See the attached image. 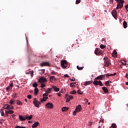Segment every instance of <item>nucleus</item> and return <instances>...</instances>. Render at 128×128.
<instances>
[{"mask_svg": "<svg viewBox=\"0 0 128 128\" xmlns=\"http://www.w3.org/2000/svg\"><path fill=\"white\" fill-rule=\"evenodd\" d=\"M60 64L62 68H68V61L66 60H61Z\"/></svg>", "mask_w": 128, "mask_h": 128, "instance_id": "1", "label": "nucleus"}, {"mask_svg": "<svg viewBox=\"0 0 128 128\" xmlns=\"http://www.w3.org/2000/svg\"><path fill=\"white\" fill-rule=\"evenodd\" d=\"M104 66L108 67V66H110V60L106 57H104Z\"/></svg>", "mask_w": 128, "mask_h": 128, "instance_id": "2", "label": "nucleus"}, {"mask_svg": "<svg viewBox=\"0 0 128 128\" xmlns=\"http://www.w3.org/2000/svg\"><path fill=\"white\" fill-rule=\"evenodd\" d=\"M94 54L96 56H100L102 54V51L98 48H96L94 51Z\"/></svg>", "mask_w": 128, "mask_h": 128, "instance_id": "3", "label": "nucleus"}, {"mask_svg": "<svg viewBox=\"0 0 128 128\" xmlns=\"http://www.w3.org/2000/svg\"><path fill=\"white\" fill-rule=\"evenodd\" d=\"M124 1H122V2H118L116 8V10L122 8V6H124Z\"/></svg>", "mask_w": 128, "mask_h": 128, "instance_id": "4", "label": "nucleus"}, {"mask_svg": "<svg viewBox=\"0 0 128 128\" xmlns=\"http://www.w3.org/2000/svg\"><path fill=\"white\" fill-rule=\"evenodd\" d=\"M94 84H95L96 86H104V84H102V81L99 80L98 81L97 80H94L93 82Z\"/></svg>", "mask_w": 128, "mask_h": 128, "instance_id": "5", "label": "nucleus"}, {"mask_svg": "<svg viewBox=\"0 0 128 128\" xmlns=\"http://www.w3.org/2000/svg\"><path fill=\"white\" fill-rule=\"evenodd\" d=\"M33 103H34V106L36 108H40V102H39L38 101V100H36V98H34Z\"/></svg>", "mask_w": 128, "mask_h": 128, "instance_id": "6", "label": "nucleus"}, {"mask_svg": "<svg viewBox=\"0 0 128 128\" xmlns=\"http://www.w3.org/2000/svg\"><path fill=\"white\" fill-rule=\"evenodd\" d=\"M38 82H40V84H44V82H46V78L44 77H41L38 79Z\"/></svg>", "mask_w": 128, "mask_h": 128, "instance_id": "7", "label": "nucleus"}, {"mask_svg": "<svg viewBox=\"0 0 128 128\" xmlns=\"http://www.w3.org/2000/svg\"><path fill=\"white\" fill-rule=\"evenodd\" d=\"M112 16H114V18H115V20H116V18H118V12L116 10H114L112 11Z\"/></svg>", "mask_w": 128, "mask_h": 128, "instance_id": "8", "label": "nucleus"}, {"mask_svg": "<svg viewBox=\"0 0 128 128\" xmlns=\"http://www.w3.org/2000/svg\"><path fill=\"white\" fill-rule=\"evenodd\" d=\"M104 78H106V74L100 75L95 78V80H104Z\"/></svg>", "mask_w": 128, "mask_h": 128, "instance_id": "9", "label": "nucleus"}, {"mask_svg": "<svg viewBox=\"0 0 128 128\" xmlns=\"http://www.w3.org/2000/svg\"><path fill=\"white\" fill-rule=\"evenodd\" d=\"M46 108H50V109L52 110V108H54V104H52V103L48 102V103L46 104Z\"/></svg>", "mask_w": 128, "mask_h": 128, "instance_id": "10", "label": "nucleus"}, {"mask_svg": "<svg viewBox=\"0 0 128 128\" xmlns=\"http://www.w3.org/2000/svg\"><path fill=\"white\" fill-rule=\"evenodd\" d=\"M41 66H50L48 62H44L41 64Z\"/></svg>", "mask_w": 128, "mask_h": 128, "instance_id": "11", "label": "nucleus"}, {"mask_svg": "<svg viewBox=\"0 0 128 128\" xmlns=\"http://www.w3.org/2000/svg\"><path fill=\"white\" fill-rule=\"evenodd\" d=\"M12 86H14V83L11 82V84H10L9 86L6 88V90H8V92L10 88H11L12 90Z\"/></svg>", "mask_w": 128, "mask_h": 128, "instance_id": "12", "label": "nucleus"}, {"mask_svg": "<svg viewBox=\"0 0 128 128\" xmlns=\"http://www.w3.org/2000/svg\"><path fill=\"white\" fill-rule=\"evenodd\" d=\"M76 110L78 111V112H80L82 110V106L80 105H78L76 107Z\"/></svg>", "mask_w": 128, "mask_h": 128, "instance_id": "13", "label": "nucleus"}, {"mask_svg": "<svg viewBox=\"0 0 128 128\" xmlns=\"http://www.w3.org/2000/svg\"><path fill=\"white\" fill-rule=\"evenodd\" d=\"M40 124V122H36L35 123H34L32 126V128H36V126H38Z\"/></svg>", "mask_w": 128, "mask_h": 128, "instance_id": "14", "label": "nucleus"}, {"mask_svg": "<svg viewBox=\"0 0 128 128\" xmlns=\"http://www.w3.org/2000/svg\"><path fill=\"white\" fill-rule=\"evenodd\" d=\"M117 55H118V52H116V50H114L112 54V56H113L114 58H116Z\"/></svg>", "mask_w": 128, "mask_h": 128, "instance_id": "15", "label": "nucleus"}, {"mask_svg": "<svg viewBox=\"0 0 128 128\" xmlns=\"http://www.w3.org/2000/svg\"><path fill=\"white\" fill-rule=\"evenodd\" d=\"M102 90H103L104 92L106 94H108V88L104 86L102 88Z\"/></svg>", "mask_w": 128, "mask_h": 128, "instance_id": "16", "label": "nucleus"}, {"mask_svg": "<svg viewBox=\"0 0 128 128\" xmlns=\"http://www.w3.org/2000/svg\"><path fill=\"white\" fill-rule=\"evenodd\" d=\"M92 82V81H86L84 82V86H88V84H90Z\"/></svg>", "mask_w": 128, "mask_h": 128, "instance_id": "17", "label": "nucleus"}, {"mask_svg": "<svg viewBox=\"0 0 128 128\" xmlns=\"http://www.w3.org/2000/svg\"><path fill=\"white\" fill-rule=\"evenodd\" d=\"M48 97H43V98H40V100L41 102H46V100H48Z\"/></svg>", "mask_w": 128, "mask_h": 128, "instance_id": "18", "label": "nucleus"}, {"mask_svg": "<svg viewBox=\"0 0 128 128\" xmlns=\"http://www.w3.org/2000/svg\"><path fill=\"white\" fill-rule=\"evenodd\" d=\"M32 115L26 116V120H32Z\"/></svg>", "mask_w": 128, "mask_h": 128, "instance_id": "19", "label": "nucleus"}, {"mask_svg": "<svg viewBox=\"0 0 128 128\" xmlns=\"http://www.w3.org/2000/svg\"><path fill=\"white\" fill-rule=\"evenodd\" d=\"M19 119L20 120H26V117L20 115Z\"/></svg>", "mask_w": 128, "mask_h": 128, "instance_id": "20", "label": "nucleus"}, {"mask_svg": "<svg viewBox=\"0 0 128 128\" xmlns=\"http://www.w3.org/2000/svg\"><path fill=\"white\" fill-rule=\"evenodd\" d=\"M123 26L124 28H128V23L124 21L123 22Z\"/></svg>", "mask_w": 128, "mask_h": 128, "instance_id": "21", "label": "nucleus"}, {"mask_svg": "<svg viewBox=\"0 0 128 128\" xmlns=\"http://www.w3.org/2000/svg\"><path fill=\"white\" fill-rule=\"evenodd\" d=\"M68 108H68L63 107L62 108V112H68Z\"/></svg>", "mask_w": 128, "mask_h": 128, "instance_id": "22", "label": "nucleus"}, {"mask_svg": "<svg viewBox=\"0 0 128 128\" xmlns=\"http://www.w3.org/2000/svg\"><path fill=\"white\" fill-rule=\"evenodd\" d=\"M102 124H104V121H102V120H100L99 122V126L98 128H102Z\"/></svg>", "mask_w": 128, "mask_h": 128, "instance_id": "23", "label": "nucleus"}, {"mask_svg": "<svg viewBox=\"0 0 128 128\" xmlns=\"http://www.w3.org/2000/svg\"><path fill=\"white\" fill-rule=\"evenodd\" d=\"M34 94H35L36 96V94H38V88H35L34 89Z\"/></svg>", "mask_w": 128, "mask_h": 128, "instance_id": "24", "label": "nucleus"}, {"mask_svg": "<svg viewBox=\"0 0 128 128\" xmlns=\"http://www.w3.org/2000/svg\"><path fill=\"white\" fill-rule=\"evenodd\" d=\"M16 104H18V106H22V102L20 101L19 100H17L16 101Z\"/></svg>", "mask_w": 128, "mask_h": 128, "instance_id": "25", "label": "nucleus"}, {"mask_svg": "<svg viewBox=\"0 0 128 128\" xmlns=\"http://www.w3.org/2000/svg\"><path fill=\"white\" fill-rule=\"evenodd\" d=\"M6 114H14V111L12 110H6Z\"/></svg>", "mask_w": 128, "mask_h": 128, "instance_id": "26", "label": "nucleus"}, {"mask_svg": "<svg viewBox=\"0 0 128 128\" xmlns=\"http://www.w3.org/2000/svg\"><path fill=\"white\" fill-rule=\"evenodd\" d=\"M46 94H50L52 92V88H48V90L46 91Z\"/></svg>", "mask_w": 128, "mask_h": 128, "instance_id": "27", "label": "nucleus"}, {"mask_svg": "<svg viewBox=\"0 0 128 128\" xmlns=\"http://www.w3.org/2000/svg\"><path fill=\"white\" fill-rule=\"evenodd\" d=\"M68 94H66V102H70V99L68 97Z\"/></svg>", "mask_w": 128, "mask_h": 128, "instance_id": "28", "label": "nucleus"}, {"mask_svg": "<svg viewBox=\"0 0 128 128\" xmlns=\"http://www.w3.org/2000/svg\"><path fill=\"white\" fill-rule=\"evenodd\" d=\"M52 88H54L55 90V91H56V92L60 91V88H58L56 86H53Z\"/></svg>", "mask_w": 128, "mask_h": 128, "instance_id": "29", "label": "nucleus"}, {"mask_svg": "<svg viewBox=\"0 0 128 128\" xmlns=\"http://www.w3.org/2000/svg\"><path fill=\"white\" fill-rule=\"evenodd\" d=\"M38 84L36 82H34L32 84L33 88H38Z\"/></svg>", "mask_w": 128, "mask_h": 128, "instance_id": "30", "label": "nucleus"}, {"mask_svg": "<svg viewBox=\"0 0 128 128\" xmlns=\"http://www.w3.org/2000/svg\"><path fill=\"white\" fill-rule=\"evenodd\" d=\"M50 82H52V80H56V78L54 77V76H50Z\"/></svg>", "mask_w": 128, "mask_h": 128, "instance_id": "31", "label": "nucleus"}, {"mask_svg": "<svg viewBox=\"0 0 128 128\" xmlns=\"http://www.w3.org/2000/svg\"><path fill=\"white\" fill-rule=\"evenodd\" d=\"M14 106L12 105H8V110H14Z\"/></svg>", "mask_w": 128, "mask_h": 128, "instance_id": "32", "label": "nucleus"}, {"mask_svg": "<svg viewBox=\"0 0 128 128\" xmlns=\"http://www.w3.org/2000/svg\"><path fill=\"white\" fill-rule=\"evenodd\" d=\"M110 84H112V82H110V81H106V82H105V84H106V86H110Z\"/></svg>", "mask_w": 128, "mask_h": 128, "instance_id": "33", "label": "nucleus"}, {"mask_svg": "<svg viewBox=\"0 0 128 128\" xmlns=\"http://www.w3.org/2000/svg\"><path fill=\"white\" fill-rule=\"evenodd\" d=\"M110 128H116V124H112Z\"/></svg>", "mask_w": 128, "mask_h": 128, "instance_id": "34", "label": "nucleus"}, {"mask_svg": "<svg viewBox=\"0 0 128 128\" xmlns=\"http://www.w3.org/2000/svg\"><path fill=\"white\" fill-rule=\"evenodd\" d=\"M76 68L78 70H82L84 69V66L80 67L78 66Z\"/></svg>", "mask_w": 128, "mask_h": 128, "instance_id": "35", "label": "nucleus"}, {"mask_svg": "<svg viewBox=\"0 0 128 128\" xmlns=\"http://www.w3.org/2000/svg\"><path fill=\"white\" fill-rule=\"evenodd\" d=\"M14 102H16V100H10V104H14Z\"/></svg>", "mask_w": 128, "mask_h": 128, "instance_id": "36", "label": "nucleus"}, {"mask_svg": "<svg viewBox=\"0 0 128 128\" xmlns=\"http://www.w3.org/2000/svg\"><path fill=\"white\" fill-rule=\"evenodd\" d=\"M76 90H74L72 92H70V94H76Z\"/></svg>", "mask_w": 128, "mask_h": 128, "instance_id": "37", "label": "nucleus"}, {"mask_svg": "<svg viewBox=\"0 0 128 128\" xmlns=\"http://www.w3.org/2000/svg\"><path fill=\"white\" fill-rule=\"evenodd\" d=\"M0 112L1 116H4V110H1L0 111Z\"/></svg>", "mask_w": 128, "mask_h": 128, "instance_id": "38", "label": "nucleus"}, {"mask_svg": "<svg viewBox=\"0 0 128 128\" xmlns=\"http://www.w3.org/2000/svg\"><path fill=\"white\" fill-rule=\"evenodd\" d=\"M8 104H6L4 106V108L5 110H8Z\"/></svg>", "mask_w": 128, "mask_h": 128, "instance_id": "39", "label": "nucleus"}, {"mask_svg": "<svg viewBox=\"0 0 128 128\" xmlns=\"http://www.w3.org/2000/svg\"><path fill=\"white\" fill-rule=\"evenodd\" d=\"M70 88H74L76 86L74 84L73 82L70 84Z\"/></svg>", "mask_w": 128, "mask_h": 128, "instance_id": "40", "label": "nucleus"}, {"mask_svg": "<svg viewBox=\"0 0 128 128\" xmlns=\"http://www.w3.org/2000/svg\"><path fill=\"white\" fill-rule=\"evenodd\" d=\"M100 48H102V50H104V48H106V46H104V45L102 44L100 46Z\"/></svg>", "mask_w": 128, "mask_h": 128, "instance_id": "41", "label": "nucleus"}, {"mask_svg": "<svg viewBox=\"0 0 128 128\" xmlns=\"http://www.w3.org/2000/svg\"><path fill=\"white\" fill-rule=\"evenodd\" d=\"M48 96V93H45L43 94V96L46 98Z\"/></svg>", "mask_w": 128, "mask_h": 128, "instance_id": "42", "label": "nucleus"}, {"mask_svg": "<svg viewBox=\"0 0 128 128\" xmlns=\"http://www.w3.org/2000/svg\"><path fill=\"white\" fill-rule=\"evenodd\" d=\"M15 128H26V127L24 126H17L15 127Z\"/></svg>", "mask_w": 128, "mask_h": 128, "instance_id": "43", "label": "nucleus"}, {"mask_svg": "<svg viewBox=\"0 0 128 128\" xmlns=\"http://www.w3.org/2000/svg\"><path fill=\"white\" fill-rule=\"evenodd\" d=\"M68 98H69V99H70V100H72V98H74V96H67Z\"/></svg>", "mask_w": 128, "mask_h": 128, "instance_id": "44", "label": "nucleus"}, {"mask_svg": "<svg viewBox=\"0 0 128 128\" xmlns=\"http://www.w3.org/2000/svg\"><path fill=\"white\" fill-rule=\"evenodd\" d=\"M80 3V0H76V4H78Z\"/></svg>", "mask_w": 128, "mask_h": 128, "instance_id": "45", "label": "nucleus"}, {"mask_svg": "<svg viewBox=\"0 0 128 128\" xmlns=\"http://www.w3.org/2000/svg\"><path fill=\"white\" fill-rule=\"evenodd\" d=\"M81 90H78V91H77V93L78 94H82V92H81Z\"/></svg>", "mask_w": 128, "mask_h": 128, "instance_id": "46", "label": "nucleus"}, {"mask_svg": "<svg viewBox=\"0 0 128 128\" xmlns=\"http://www.w3.org/2000/svg\"><path fill=\"white\" fill-rule=\"evenodd\" d=\"M113 76L112 74H106V78H108V76Z\"/></svg>", "mask_w": 128, "mask_h": 128, "instance_id": "47", "label": "nucleus"}, {"mask_svg": "<svg viewBox=\"0 0 128 128\" xmlns=\"http://www.w3.org/2000/svg\"><path fill=\"white\" fill-rule=\"evenodd\" d=\"M76 112H78V111L76 109V110L73 112L74 116H76Z\"/></svg>", "mask_w": 128, "mask_h": 128, "instance_id": "48", "label": "nucleus"}, {"mask_svg": "<svg viewBox=\"0 0 128 128\" xmlns=\"http://www.w3.org/2000/svg\"><path fill=\"white\" fill-rule=\"evenodd\" d=\"M44 86H46V84L42 83V84L40 86V88H44Z\"/></svg>", "mask_w": 128, "mask_h": 128, "instance_id": "49", "label": "nucleus"}, {"mask_svg": "<svg viewBox=\"0 0 128 128\" xmlns=\"http://www.w3.org/2000/svg\"><path fill=\"white\" fill-rule=\"evenodd\" d=\"M51 74H56V72H54V71L52 70V71H51Z\"/></svg>", "mask_w": 128, "mask_h": 128, "instance_id": "50", "label": "nucleus"}, {"mask_svg": "<svg viewBox=\"0 0 128 128\" xmlns=\"http://www.w3.org/2000/svg\"><path fill=\"white\" fill-rule=\"evenodd\" d=\"M64 78H70V76L68 75V74H66L64 76Z\"/></svg>", "mask_w": 128, "mask_h": 128, "instance_id": "51", "label": "nucleus"}, {"mask_svg": "<svg viewBox=\"0 0 128 128\" xmlns=\"http://www.w3.org/2000/svg\"><path fill=\"white\" fill-rule=\"evenodd\" d=\"M27 98H29L30 100V98H32V96L29 94L27 96Z\"/></svg>", "mask_w": 128, "mask_h": 128, "instance_id": "52", "label": "nucleus"}, {"mask_svg": "<svg viewBox=\"0 0 128 128\" xmlns=\"http://www.w3.org/2000/svg\"><path fill=\"white\" fill-rule=\"evenodd\" d=\"M70 80H71V82H74V80H76V78H74V77H73V78L70 79Z\"/></svg>", "mask_w": 128, "mask_h": 128, "instance_id": "53", "label": "nucleus"}, {"mask_svg": "<svg viewBox=\"0 0 128 128\" xmlns=\"http://www.w3.org/2000/svg\"><path fill=\"white\" fill-rule=\"evenodd\" d=\"M110 3L112 4H114V0H110Z\"/></svg>", "mask_w": 128, "mask_h": 128, "instance_id": "54", "label": "nucleus"}, {"mask_svg": "<svg viewBox=\"0 0 128 128\" xmlns=\"http://www.w3.org/2000/svg\"><path fill=\"white\" fill-rule=\"evenodd\" d=\"M42 70V72H43V74H44V72H46V70H44V69H42V70Z\"/></svg>", "mask_w": 128, "mask_h": 128, "instance_id": "55", "label": "nucleus"}, {"mask_svg": "<svg viewBox=\"0 0 128 128\" xmlns=\"http://www.w3.org/2000/svg\"><path fill=\"white\" fill-rule=\"evenodd\" d=\"M88 124L90 126H92V122H90Z\"/></svg>", "mask_w": 128, "mask_h": 128, "instance_id": "56", "label": "nucleus"}, {"mask_svg": "<svg viewBox=\"0 0 128 128\" xmlns=\"http://www.w3.org/2000/svg\"><path fill=\"white\" fill-rule=\"evenodd\" d=\"M6 112H7L6 110L5 111L6 116H8V114H6Z\"/></svg>", "mask_w": 128, "mask_h": 128, "instance_id": "57", "label": "nucleus"}, {"mask_svg": "<svg viewBox=\"0 0 128 128\" xmlns=\"http://www.w3.org/2000/svg\"><path fill=\"white\" fill-rule=\"evenodd\" d=\"M58 96H62V94H60V93H58Z\"/></svg>", "mask_w": 128, "mask_h": 128, "instance_id": "58", "label": "nucleus"}, {"mask_svg": "<svg viewBox=\"0 0 128 128\" xmlns=\"http://www.w3.org/2000/svg\"><path fill=\"white\" fill-rule=\"evenodd\" d=\"M12 118H14V116H16V114H12Z\"/></svg>", "mask_w": 128, "mask_h": 128, "instance_id": "59", "label": "nucleus"}, {"mask_svg": "<svg viewBox=\"0 0 128 128\" xmlns=\"http://www.w3.org/2000/svg\"><path fill=\"white\" fill-rule=\"evenodd\" d=\"M122 64H124V66H126V63H124L123 62H122Z\"/></svg>", "mask_w": 128, "mask_h": 128, "instance_id": "60", "label": "nucleus"}, {"mask_svg": "<svg viewBox=\"0 0 128 128\" xmlns=\"http://www.w3.org/2000/svg\"><path fill=\"white\" fill-rule=\"evenodd\" d=\"M73 84H74V86H75V84L78 86V84H76V82H73Z\"/></svg>", "mask_w": 128, "mask_h": 128, "instance_id": "61", "label": "nucleus"}, {"mask_svg": "<svg viewBox=\"0 0 128 128\" xmlns=\"http://www.w3.org/2000/svg\"><path fill=\"white\" fill-rule=\"evenodd\" d=\"M14 98H16V94H14Z\"/></svg>", "mask_w": 128, "mask_h": 128, "instance_id": "62", "label": "nucleus"}, {"mask_svg": "<svg viewBox=\"0 0 128 128\" xmlns=\"http://www.w3.org/2000/svg\"><path fill=\"white\" fill-rule=\"evenodd\" d=\"M86 102H88V99H86Z\"/></svg>", "mask_w": 128, "mask_h": 128, "instance_id": "63", "label": "nucleus"}, {"mask_svg": "<svg viewBox=\"0 0 128 128\" xmlns=\"http://www.w3.org/2000/svg\"><path fill=\"white\" fill-rule=\"evenodd\" d=\"M126 86H128V82H126Z\"/></svg>", "mask_w": 128, "mask_h": 128, "instance_id": "64", "label": "nucleus"}]
</instances>
